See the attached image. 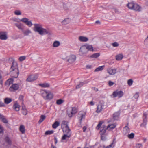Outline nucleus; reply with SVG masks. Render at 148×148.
<instances>
[{"label": "nucleus", "mask_w": 148, "mask_h": 148, "mask_svg": "<svg viewBox=\"0 0 148 148\" xmlns=\"http://www.w3.org/2000/svg\"><path fill=\"white\" fill-rule=\"evenodd\" d=\"M92 88L96 92H97L98 90V89L95 87Z\"/></svg>", "instance_id": "obj_63"}, {"label": "nucleus", "mask_w": 148, "mask_h": 148, "mask_svg": "<svg viewBox=\"0 0 148 148\" xmlns=\"http://www.w3.org/2000/svg\"><path fill=\"white\" fill-rule=\"evenodd\" d=\"M16 27L19 29L23 30V25L21 23H14Z\"/></svg>", "instance_id": "obj_16"}, {"label": "nucleus", "mask_w": 148, "mask_h": 148, "mask_svg": "<svg viewBox=\"0 0 148 148\" xmlns=\"http://www.w3.org/2000/svg\"><path fill=\"white\" fill-rule=\"evenodd\" d=\"M54 132L53 130H49L46 131L45 132V135H50L53 134Z\"/></svg>", "instance_id": "obj_41"}, {"label": "nucleus", "mask_w": 148, "mask_h": 148, "mask_svg": "<svg viewBox=\"0 0 148 148\" xmlns=\"http://www.w3.org/2000/svg\"><path fill=\"white\" fill-rule=\"evenodd\" d=\"M139 96V94L138 92L136 93L134 96L133 97L136 99H137L138 98Z\"/></svg>", "instance_id": "obj_55"}, {"label": "nucleus", "mask_w": 148, "mask_h": 148, "mask_svg": "<svg viewBox=\"0 0 148 148\" xmlns=\"http://www.w3.org/2000/svg\"><path fill=\"white\" fill-rule=\"evenodd\" d=\"M5 141L9 145L11 144V141L10 138L8 136L6 137L5 138Z\"/></svg>", "instance_id": "obj_38"}, {"label": "nucleus", "mask_w": 148, "mask_h": 148, "mask_svg": "<svg viewBox=\"0 0 148 148\" xmlns=\"http://www.w3.org/2000/svg\"><path fill=\"white\" fill-rule=\"evenodd\" d=\"M3 83V79L1 75L0 74V84L2 85Z\"/></svg>", "instance_id": "obj_56"}, {"label": "nucleus", "mask_w": 148, "mask_h": 148, "mask_svg": "<svg viewBox=\"0 0 148 148\" xmlns=\"http://www.w3.org/2000/svg\"><path fill=\"white\" fill-rule=\"evenodd\" d=\"M116 125L115 124H112L109 125H108L107 127V129L110 130V129H114L116 127Z\"/></svg>", "instance_id": "obj_30"}, {"label": "nucleus", "mask_w": 148, "mask_h": 148, "mask_svg": "<svg viewBox=\"0 0 148 148\" xmlns=\"http://www.w3.org/2000/svg\"><path fill=\"white\" fill-rule=\"evenodd\" d=\"M14 14L17 15H21V12L19 10H16L14 12Z\"/></svg>", "instance_id": "obj_48"}, {"label": "nucleus", "mask_w": 148, "mask_h": 148, "mask_svg": "<svg viewBox=\"0 0 148 148\" xmlns=\"http://www.w3.org/2000/svg\"><path fill=\"white\" fill-rule=\"evenodd\" d=\"M103 122L102 121H100L97 125V126L96 129L98 130L101 127V126L102 123H103Z\"/></svg>", "instance_id": "obj_39"}, {"label": "nucleus", "mask_w": 148, "mask_h": 148, "mask_svg": "<svg viewBox=\"0 0 148 148\" xmlns=\"http://www.w3.org/2000/svg\"><path fill=\"white\" fill-rule=\"evenodd\" d=\"M19 88L18 84H13L10 88L9 90L11 91H14L17 90Z\"/></svg>", "instance_id": "obj_12"}, {"label": "nucleus", "mask_w": 148, "mask_h": 148, "mask_svg": "<svg viewBox=\"0 0 148 148\" xmlns=\"http://www.w3.org/2000/svg\"><path fill=\"white\" fill-rule=\"evenodd\" d=\"M26 24L29 27H31L33 25L31 21H29V20L26 23Z\"/></svg>", "instance_id": "obj_46"}, {"label": "nucleus", "mask_w": 148, "mask_h": 148, "mask_svg": "<svg viewBox=\"0 0 148 148\" xmlns=\"http://www.w3.org/2000/svg\"><path fill=\"white\" fill-rule=\"evenodd\" d=\"M142 145L141 143H138L136 144V148H140V147H142Z\"/></svg>", "instance_id": "obj_52"}, {"label": "nucleus", "mask_w": 148, "mask_h": 148, "mask_svg": "<svg viewBox=\"0 0 148 148\" xmlns=\"http://www.w3.org/2000/svg\"><path fill=\"white\" fill-rule=\"evenodd\" d=\"M34 25V31L38 32L40 35H43L45 34H51L50 31L43 28L40 24H35Z\"/></svg>", "instance_id": "obj_2"}, {"label": "nucleus", "mask_w": 148, "mask_h": 148, "mask_svg": "<svg viewBox=\"0 0 148 148\" xmlns=\"http://www.w3.org/2000/svg\"><path fill=\"white\" fill-rule=\"evenodd\" d=\"M77 109L75 107H72V111L71 112L70 114H68V116L70 117L72 116L73 115L75 114L77 112Z\"/></svg>", "instance_id": "obj_15"}, {"label": "nucleus", "mask_w": 148, "mask_h": 148, "mask_svg": "<svg viewBox=\"0 0 148 148\" xmlns=\"http://www.w3.org/2000/svg\"><path fill=\"white\" fill-rule=\"evenodd\" d=\"M101 135V140H102L104 141L105 140L106 138V137L105 136V135Z\"/></svg>", "instance_id": "obj_59"}, {"label": "nucleus", "mask_w": 148, "mask_h": 148, "mask_svg": "<svg viewBox=\"0 0 148 148\" xmlns=\"http://www.w3.org/2000/svg\"><path fill=\"white\" fill-rule=\"evenodd\" d=\"M127 6L129 9L136 11L140 12L142 10V8L140 6L133 2L129 3L127 4Z\"/></svg>", "instance_id": "obj_5"}, {"label": "nucleus", "mask_w": 148, "mask_h": 148, "mask_svg": "<svg viewBox=\"0 0 148 148\" xmlns=\"http://www.w3.org/2000/svg\"><path fill=\"white\" fill-rule=\"evenodd\" d=\"M60 45V42L59 41H55L53 44V46L54 47H57Z\"/></svg>", "instance_id": "obj_34"}, {"label": "nucleus", "mask_w": 148, "mask_h": 148, "mask_svg": "<svg viewBox=\"0 0 148 148\" xmlns=\"http://www.w3.org/2000/svg\"><path fill=\"white\" fill-rule=\"evenodd\" d=\"M105 126L103 125L100 128V135H105L106 130L107 129Z\"/></svg>", "instance_id": "obj_14"}, {"label": "nucleus", "mask_w": 148, "mask_h": 148, "mask_svg": "<svg viewBox=\"0 0 148 148\" xmlns=\"http://www.w3.org/2000/svg\"><path fill=\"white\" fill-rule=\"evenodd\" d=\"M9 60L12 62V66L10 69V74L12 78H17L19 74L17 64L12 58H10Z\"/></svg>", "instance_id": "obj_1"}, {"label": "nucleus", "mask_w": 148, "mask_h": 148, "mask_svg": "<svg viewBox=\"0 0 148 148\" xmlns=\"http://www.w3.org/2000/svg\"><path fill=\"white\" fill-rule=\"evenodd\" d=\"M62 125H64L63 127H65L66 125L68 126L67 124V122L65 121H63L62 122Z\"/></svg>", "instance_id": "obj_53"}, {"label": "nucleus", "mask_w": 148, "mask_h": 148, "mask_svg": "<svg viewBox=\"0 0 148 148\" xmlns=\"http://www.w3.org/2000/svg\"><path fill=\"white\" fill-rule=\"evenodd\" d=\"M133 81L132 79H130L128 80L127 83L129 86H130L132 84Z\"/></svg>", "instance_id": "obj_51"}, {"label": "nucleus", "mask_w": 148, "mask_h": 148, "mask_svg": "<svg viewBox=\"0 0 148 148\" xmlns=\"http://www.w3.org/2000/svg\"><path fill=\"white\" fill-rule=\"evenodd\" d=\"M29 19L27 18H23L20 20V21L26 24V23L28 21Z\"/></svg>", "instance_id": "obj_42"}, {"label": "nucleus", "mask_w": 148, "mask_h": 148, "mask_svg": "<svg viewBox=\"0 0 148 148\" xmlns=\"http://www.w3.org/2000/svg\"><path fill=\"white\" fill-rule=\"evenodd\" d=\"M63 8L65 10H67L69 9V7L68 6L67 4L64 3L63 5Z\"/></svg>", "instance_id": "obj_50"}, {"label": "nucleus", "mask_w": 148, "mask_h": 148, "mask_svg": "<svg viewBox=\"0 0 148 148\" xmlns=\"http://www.w3.org/2000/svg\"><path fill=\"white\" fill-rule=\"evenodd\" d=\"M123 95V92L121 90H116L114 91L112 95L113 97H116L117 96L119 98H120L122 97Z\"/></svg>", "instance_id": "obj_9"}, {"label": "nucleus", "mask_w": 148, "mask_h": 148, "mask_svg": "<svg viewBox=\"0 0 148 148\" xmlns=\"http://www.w3.org/2000/svg\"><path fill=\"white\" fill-rule=\"evenodd\" d=\"M38 77V75L37 74L32 75L29 76L26 80L28 82H32L36 80Z\"/></svg>", "instance_id": "obj_11"}, {"label": "nucleus", "mask_w": 148, "mask_h": 148, "mask_svg": "<svg viewBox=\"0 0 148 148\" xmlns=\"http://www.w3.org/2000/svg\"><path fill=\"white\" fill-rule=\"evenodd\" d=\"M60 125V123L58 121H55L52 125V127L54 129H56Z\"/></svg>", "instance_id": "obj_31"}, {"label": "nucleus", "mask_w": 148, "mask_h": 148, "mask_svg": "<svg viewBox=\"0 0 148 148\" xmlns=\"http://www.w3.org/2000/svg\"><path fill=\"white\" fill-rule=\"evenodd\" d=\"M45 118L46 116L44 115H41L40 116V119L38 121L39 123H40L45 119Z\"/></svg>", "instance_id": "obj_37"}, {"label": "nucleus", "mask_w": 148, "mask_h": 148, "mask_svg": "<svg viewBox=\"0 0 148 148\" xmlns=\"http://www.w3.org/2000/svg\"><path fill=\"white\" fill-rule=\"evenodd\" d=\"M5 106L4 103H3L0 100V107H4Z\"/></svg>", "instance_id": "obj_57"}, {"label": "nucleus", "mask_w": 148, "mask_h": 148, "mask_svg": "<svg viewBox=\"0 0 148 148\" xmlns=\"http://www.w3.org/2000/svg\"><path fill=\"white\" fill-rule=\"evenodd\" d=\"M134 133H132L128 135V137L129 138L132 139L134 138Z\"/></svg>", "instance_id": "obj_43"}, {"label": "nucleus", "mask_w": 148, "mask_h": 148, "mask_svg": "<svg viewBox=\"0 0 148 148\" xmlns=\"http://www.w3.org/2000/svg\"><path fill=\"white\" fill-rule=\"evenodd\" d=\"M79 40L81 42H86L88 40V38L84 36H80L78 38Z\"/></svg>", "instance_id": "obj_17"}, {"label": "nucleus", "mask_w": 148, "mask_h": 148, "mask_svg": "<svg viewBox=\"0 0 148 148\" xmlns=\"http://www.w3.org/2000/svg\"><path fill=\"white\" fill-rule=\"evenodd\" d=\"M116 69H109L108 70V72L110 75H113L116 73Z\"/></svg>", "instance_id": "obj_19"}, {"label": "nucleus", "mask_w": 148, "mask_h": 148, "mask_svg": "<svg viewBox=\"0 0 148 148\" xmlns=\"http://www.w3.org/2000/svg\"><path fill=\"white\" fill-rule=\"evenodd\" d=\"M108 84L110 86H111L114 84V83L111 81L108 82Z\"/></svg>", "instance_id": "obj_54"}, {"label": "nucleus", "mask_w": 148, "mask_h": 148, "mask_svg": "<svg viewBox=\"0 0 148 148\" xmlns=\"http://www.w3.org/2000/svg\"><path fill=\"white\" fill-rule=\"evenodd\" d=\"M123 56L122 54H120L116 56V59L117 60H120L123 58Z\"/></svg>", "instance_id": "obj_32"}, {"label": "nucleus", "mask_w": 148, "mask_h": 148, "mask_svg": "<svg viewBox=\"0 0 148 148\" xmlns=\"http://www.w3.org/2000/svg\"><path fill=\"white\" fill-rule=\"evenodd\" d=\"M23 95H20L19 97V99L20 100H23Z\"/></svg>", "instance_id": "obj_61"}, {"label": "nucleus", "mask_w": 148, "mask_h": 148, "mask_svg": "<svg viewBox=\"0 0 148 148\" xmlns=\"http://www.w3.org/2000/svg\"><path fill=\"white\" fill-rule=\"evenodd\" d=\"M22 31L23 32L24 35L25 36H28L29 34L31 33V31L29 29L24 30L23 29V30H22Z\"/></svg>", "instance_id": "obj_21"}, {"label": "nucleus", "mask_w": 148, "mask_h": 148, "mask_svg": "<svg viewBox=\"0 0 148 148\" xmlns=\"http://www.w3.org/2000/svg\"><path fill=\"white\" fill-rule=\"evenodd\" d=\"M7 33L6 32H0V39L6 40L7 39Z\"/></svg>", "instance_id": "obj_10"}, {"label": "nucleus", "mask_w": 148, "mask_h": 148, "mask_svg": "<svg viewBox=\"0 0 148 148\" xmlns=\"http://www.w3.org/2000/svg\"><path fill=\"white\" fill-rule=\"evenodd\" d=\"M84 116L85 115L83 114H82L80 113V112H79L78 114V117L81 118L80 119V120L81 121L82 120L83 118L84 117Z\"/></svg>", "instance_id": "obj_45"}, {"label": "nucleus", "mask_w": 148, "mask_h": 148, "mask_svg": "<svg viewBox=\"0 0 148 148\" xmlns=\"http://www.w3.org/2000/svg\"><path fill=\"white\" fill-rule=\"evenodd\" d=\"M105 102L103 100L100 101L97 106L96 112L97 113L100 112L104 108Z\"/></svg>", "instance_id": "obj_8"}, {"label": "nucleus", "mask_w": 148, "mask_h": 148, "mask_svg": "<svg viewBox=\"0 0 148 148\" xmlns=\"http://www.w3.org/2000/svg\"><path fill=\"white\" fill-rule=\"evenodd\" d=\"M91 66H92L91 65H86V67L87 68L90 69V68H91Z\"/></svg>", "instance_id": "obj_62"}, {"label": "nucleus", "mask_w": 148, "mask_h": 148, "mask_svg": "<svg viewBox=\"0 0 148 148\" xmlns=\"http://www.w3.org/2000/svg\"><path fill=\"white\" fill-rule=\"evenodd\" d=\"M40 93L42 97L45 100H50L53 98V95L50 91L45 89H41Z\"/></svg>", "instance_id": "obj_4"}, {"label": "nucleus", "mask_w": 148, "mask_h": 148, "mask_svg": "<svg viewBox=\"0 0 148 148\" xmlns=\"http://www.w3.org/2000/svg\"><path fill=\"white\" fill-rule=\"evenodd\" d=\"M119 115V112H117L114 113L113 115V119L114 120H117Z\"/></svg>", "instance_id": "obj_28"}, {"label": "nucleus", "mask_w": 148, "mask_h": 148, "mask_svg": "<svg viewBox=\"0 0 148 148\" xmlns=\"http://www.w3.org/2000/svg\"><path fill=\"white\" fill-rule=\"evenodd\" d=\"M20 130L22 134L25 132V127L23 125H21L20 127Z\"/></svg>", "instance_id": "obj_36"}, {"label": "nucleus", "mask_w": 148, "mask_h": 148, "mask_svg": "<svg viewBox=\"0 0 148 148\" xmlns=\"http://www.w3.org/2000/svg\"><path fill=\"white\" fill-rule=\"evenodd\" d=\"M22 113L23 115H27V112L26 107L24 105L22 106Z\"/></svg>", "instance_id": "obj_23"}, {"label": "nucleus", "mask_w": 148, "mask_h": 148, "mask_svg": "<svg viewBox=\"0 0 148 148\" xmlns=\"http://www.w3.org/2000/svg\"><path fill=\"white\" fill-rule=\"evenodd\" d=\"M87 83L86 82L84 81V82H79L78 83V84L76 85V88L77 89L79 88H80L83 85L86 83Z\"/></svg>", "instance_id": "obj_27"}, {"label": "nucleus", "mask_w": 148, "mask_h": 148, "mask_svg": "<svg viewBox=\"0 0 148 148\" xmlns=\"http://www.w3.org/2000/svg\"><path fill=\"white\" fill-rule=\"evenodd\" d=\"M0 118L4 123H8V121L4 117V116L3 115H1L0 114Z\"/></svg>", "instance_id": "obj_29"}, {"label": "nucleus", "mask_w": 148, "mask_h": 148, "mask_svg": "<svg viewBox=\"0 0 148 148\" xmlns=\"http://www.w3.org/2000/svg\"><path fill=\"white\" fill-rule=\"evenodd\" d=\"M147 114L145 113H144L143 116V123L140 125L141 126L143 127H146L147 121Z\"/></svg>", "instance_id": "obj_13"}, {"label": "nucleus", "mask_w": 148, "mask_h": 148, "mask_svg": "<svg viewBox=\"0 0 148 148\" xmlns=\"http://www.w3.org/2000/svg\"><path fill=\"white\" fill-rule=\"evenodd\" d=\"M99 53H96L91 55L90 57L92 58H96L99 57Z\"/></svg>", "instance_id": "obj_33"}, {"label": "nucleus", "mask_w": 148, "mask_h": 148, "mask_svg": "<svg viewBox=\"0 0 148 148\" xmlns=\"http://www.w3.org/2000/svg\"><path fill=\"white\" fill-rule=\"evenodd\" d=\"M104 67V66H99L96 69H95L94 70V71L98 72L100 71H101L103 69Z\"/></svg>", "instance_id": "obj_35"}, {"label": "nucleus", "mask_w": 148, "mask_h": 148, "mask_svg": "<svg viewBox=\"0 0 148 148\" xmlns=\"http://www.w3.org/2000/svg\"><path fill=\"white\" fill-rule=\"evenodd\" d=\"M63 102V101L62 99H59L57 101L56 103L58 105H60Z\"/></svg>", "instance_id": "obj_47"}, {"label": "nucleus", "mask_w": 148, "mask_h": 148, "mask_svg": "<svg viewBox=\"0 0 148 148\" xmlns=\"http://www.w3.org/2000/svg\"><path fill=\"white\" fill-rule=\"evenodd\" d=\"M111 45L113 47H117L119 46V44L117 42H114L111 43Z\"/></svg>", "instance_id": "obj_40"}, {"label": "nucleus", "mask_w": 148, "mask_h": 148, "mask_svg": "<svg viewBox=\"0 0 148 148\" xmlns=\"http://www.w3.org/2000/svg\"><path fill=\"white\" fill-rule=\"evenodd\" d=\"M38 85L42 88L49 87L50 86L49 84L46 83H44L43 84H39Z\"/></svg>", "instance_id": "obj_24"}, {"label": "nucleus", "mask_w": 148, "mask_h": 148, "mask_svg": "<svg viewBox=\"0 0 148 148\" xmlns=\"http://www.w3.org/2000/svg\"><path fill=\"white\" fill-rule=\"evenodd\" d=\"M62 129L64 135L62 138V140H65L67 138H69L71 135V132L68 126L66 125L65 127H63Z\"/></svg>", "instance_id": "obj_7"}, {"label": "nucleus", "mask_w": 148, "mask_h": 148, "mask_svg": "<svg viewBox=\"0 0 148 148\" xmlns=\"http://www.w3.org/2000/svg\"><path fill=\"white\" fill-rule=\"evenodd\" d=\"M88 51H93L92 46L87 44L83 45L80 48L79 54L81 56H85L88 53Z\"/></svg>", "instance_id": "obj_3"}, {"label": "nucleus", "mask_w": 148, "mask_h": 148, "mask_svg": "<svg viewBox=\"0 0 148 148\" xmlns=\"http://www.w3.org/2000/svg\"><path fill=\"white\" fill-rule=\"evenodd\" d=\"M70 21V19L68 18L65 19L62 22V24L64 25H66L68 24Z\"/></svg>", "instance_id": "obj_26"}, {"label": "nucleus", "mask_w": 148, "mask_h": 148, "mask_svg": "<svg viewBox=\"0 0 148 148\" xmlns=\"http://www.w3.org/2000/svg\"><path fill=\"white\" fill-rule=\"evenodd\" d=\"M26 57L25 56H21L19 58V60L21 61H22L26 59Z\"/></svg>", "instance_id": "obj_49"}, {"label": "nucleus", "mask_w": 148, "mask_h": 148, "mask_svg": "<svg viewBox=\"0 0 148 148\" xmlns=\"http://www.w3.org/2000/svg\"><path fill=\"white\" fill-rule=\"evenodd\" d=\"M130 132V128L127 126L123 128V133L125 134H127L129 133Z\"/></svg>", "instance_id": "obj_22"}, {"label": "nucleus", "mask_w": 148, "mask_h": 148, "mask_svg": "<svg viewBox=\"0 0 148 148\" xmlns=\"http://www.w3.org/2000/svg\"><path fill=\"white\" fill-rule=\"evenodd\" d=\"M89 103L91 106H93L94 105V103L92 101H90Z\"/></svg>", "instance_id": "obj_64"}, {"label": "nucleus", "mask_w": 148, "mask_h": 148, "mask_svg": "<svg viewBox=\"0 0 148 148\" xmlns=\"http://www.w3.org/2000/svg\"><path fill=\"white\" fill-rule=\"evenodd\" d=\"M114 144V142H113L110 145L106 147V148H113L114 146L112 147V145Z\"/></svg>", "instance_id": "obj_58"}, {"label": "nucleus", "mask_w": 148, "mask_h": 148, "mask_svg": "<svg viewBox=\"0 0 148 148\" xmlns=\"http://www.w3.org/2000/svg\"><path fill=\"white\" fill-rule=\"evenodd\" d=\"M20 106L16 103H14L13 106V108L16 111H18L20 110Z\"/></svg>", "instance_id": "obj_18"}, {"label": "nucleus", "mask_w": 148, "mask_h": 148, "mask_svg": "<svg viewBox=\"0 0 148 148\" xmlns=\"http://www.w3.org/2000/svg\"><path fill=\"white\" fill-rule=\"evenodd\" d=\"M12 99L10 98L7 97L4 99V103L7 104L10 103L12 102Z\"/></svg>", "instance_id": "obj_25"}, {"label": "nucleus", "mask_w": 148, "mask_h": 148, "mask_svg": "<svg viewBox=\"0 0 148 148\" xmlns=\"http://www.w3.org/2000/svg\"><path fill=\"white\" fill-rule=\"evenodd\" d=\"M3 132V128L2 127L0 126V133H2Z\"/></svg>", "instance_id": "obj_60"}, {"label": "nucleus", "mask_w": 148, "mask_h": 148, "mask_svg": "<svg viewBox=\"0 0 148 148\" xmlns=\"http://www.w3.org/2000/svg\"><path fill=\"white\" fill-rule=\"evenodd\" d=\"M13 82V78H11L8 79L5 82V84L9 86L10 85L12 84Z\"/></svg>", "instance_id": "obj_20"}, {"label": "nucleus", "mask_w": 148, "mask_h": 148, "mask_svg": "<svg viewBox=\"0 0 148 148\" xmlns=\"http://www.w3.org/2000/svg\"><path fill=\"white\" fill-rule=\"evenodd\" d=\"M67 53H65L61 56L62 59L64 60H66L70 64H72L76 60V57L74 55H71L69 56H67Z\"/></svg>", "instance_id": "obj_6"}, {"label": "nucleus", "mask_w": 148, "mask_h": 148, "mask_svg": "<svg viewBox=\"0 0 148 148\" xmlns=\"http://www.w3.org/2000/svg\"><path fill=\"white\" fill-rule=\"evenodd\" d=\"M144 44L147 47H148V38H147L145 39L144 41Z\"/></svg>", "instance_id": "obj_44"}]
</instances>
